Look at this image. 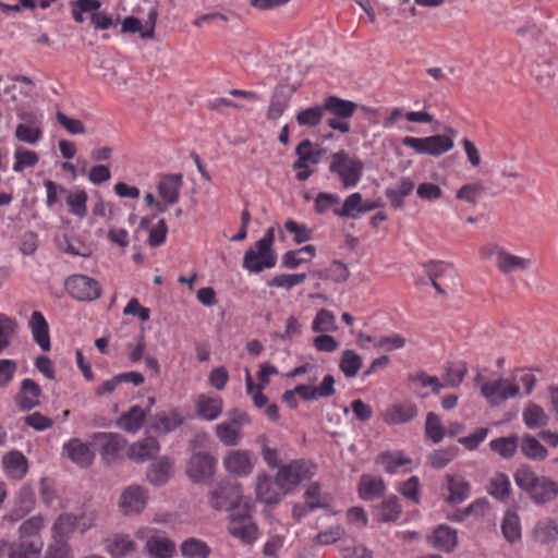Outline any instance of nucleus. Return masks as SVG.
<instances>
[{
	"label": "nucleus",
	"instance_id": "52",
	"mask_svg": "<svg viewBox=\"0 0 558 558\" xmlns=\"http://www.w3.org/2000/svg\"><path fill=\"white\" fill-rule=\"evenodd\" d=\"M324 106H315L306 108L296 114V122L300 126H317L324 117Z\"/></svg>",
	"mask_w": 558,
	"mask_h": 558
},
{
	"label": "nucleus",
	"instance_id": "6",
	"mask_svg": "<svg viewBox=\"0 0 558 558\" xmlns=\"http://www.w3.org/2000/svg\"><path fill=\"white\" fill-rule=\"evenodd\" d=\"M228 417L227 421L216 425V436L225 446H236L243 437L241 429L250 423V418L246 413L238 409L230 411Z\"/></svg>",
	"mask_w": 558,
	"mask_h": 558
},
{
	"label": "nucleus",
	"instance_id": "32",
	"mask_svg": "<svg viewBox=\"0 0 558 558\" xmlns=\"http://www.w3.org/2000/svg\"><path fill=\"white\" fill-rule=\"evenodd\" d=\"M2 464L7 473L15 480L23 478L28 471V462L25 456L16 450L10 451L2 458Z\"/></svg>",
	"mask_w": 558,
	"mask_h": 558
},
{
	"label": "nucleus",
	"instance_id": "25",
	"mask_svg": "<svg viewBox=\"0 0 558 558\" xmlns=\"http://www.w3.org/2000/svg\"><path fill=\"white\" fill-rule=\"evenodd\" d=\"M282 492L277 481L267 474H259L256 480V498L267 505H277L281 500Z\"/></svg>",
	"mask_w": 558,
	"mask_h": 558
},
{
	"label": "nucleus",
	"instance_id": "53",
	"mask_svg": "<svg viewBox=\"0 0 558 558\" xmlns=\"http://www.w3.org/2000/svg\"><path fill=\"white\" fill-rule=\"evenodd\" d=\"M305 279L306 274H281L275 276L271 280L267 281V286L272 288L291 290L295 286L303 283Z\"/></svg>",
	"mask_w": 558,
	"mask_h": 558
},
{
	"label": "nucleus",
	"instance_id": "26",
	"mask_svg": "<svg viewBox=\"0 0 558 558\" xmlns=\"http://www.w3.org/2000/svg\"><path fill=\"white\" fill-rule=\"evenodd\" d=\"M28 327L32 331L35 342L40 347V349L43 351H49L50 335L49 326L45 316L40 312L34 311L28 322Z\"/></svg>",
	"mask_w": 558,
	"mask_h": 558
},
{
	"label": "nucleus",
	"instance_id": "23",
	"mask_svg": "<svg viewBox=\"0 0 558 558\" xmlns=\"http://www.w3.org/2000/svg\"><path fill=\"white\" fill-rule=\"evenodd\" d=\"M146 493L140 486L126 488L119 500V507L124 514L141 512L146 505Z\"/></svg>",
	"mask_w": 558,
	"mask_h": 558
},
{
	"label": "nucleus",
	"instance_id": "46",
	"mask_svg": "<svg viewBox=\"0 0 558 558\" xmlns=\"http://www.w3.org/2000/svg\"><path fill=\"white\" fill-rule=\"evenodd\" d=\"M425 435L434 444H439L446 436V427L438 414L428 412L425 421Z\"/></svg>",
	"mask_w": 558,
	"mask_h": 558
},
{
	"label": "nucleus",
	"instance_id": "8",
	"mask_svg": "<svg viewBox=\"0 0 558 558\" xmlns=\"http://www.w3.org/2000/svg\"><path fill=\"white\" fill-rule=\"evenodd\" d=\"M480 257L483 260L493 262L496 267L506 276L523 267V259L510 254L497 244H486L480 250Z\"/></svg>",
	"mask_w": 558,
	"mask_h": 558
},
{
	"label": "nucleus",
	"instance_id": "63",
	"mask_svg": "<svg viewBox=\"0 0 558 558\" xmlns=\"http://www.w3.org/2000/svg\"><path fill=\"white\" fill-rule=\"evenodd\" d=\"M399 493L413 504H420L421 496L418 477L411 476L409 480L403 482L399 488Z\"/></svg>",
	"mask_w": 558,
	"mask_h": 558
},
{
	"label": "nucleus",
	"instance_id": "37",
	"mask_svg": "<svg viewBox=\"0 0 558 558\" xmlns=\"http://www.w3.org/2000/svg\"><path fill=\"white\" fill-rule=\"evenodd\" d=\"M376 462L384 466L389 474H395L398 469L412 463L411 458L407 457L402 451H385L377 456Z\"/></svg>",
	"mask_w": 558,
	"mask_h": 558
},
{
	"label": "nucleus",
	"instance_id": "51",
	"mask_svg": "<svg viewBox=\"0 0 558 558\" xmlns=\"http://www.w3.org/2000/svg\"><path fill=\"white\" fill-rule=\"evenodd\" d=\"M548 421L549 416L542 407L534 403L525 407V426L529 428L544 427L548 424Z\"/></svg>",
	"mask_w": 558,
	"mask_h": 558
},
{
	"label": "nucleus",
	"instance_id": "55",
	"mask_svg": "<svg viewBox=\"0 0 558 558\" xmlns=\"http://www.w3.org/2000/svg\"><path fill=\"white\" fill-rule=\"evenodd\" d=\"M459 452L457 446H450L447 448L435 450L429 454V463L434 469H444L449 462H451Z\"/></svg>",
	"mask_w": 558,
	"mask_h": 558
},
{
	"label": "nucleus",
	"instance_id": "15",
	"mask_svg": "<svg viewBox=\"0 0 558 558\" xmlns=\"http://www.w3.org/2000/svg\"><path fill=\"white\" fill-rule=\"evenodd\" d=\"M255 465L253 453L248 450H230L223 458V466L227 472L239 476H247Z\"/></svg>",
	"mask_w": 558,
	"mask_h": 558
},
{
	"label": "nucleus",
	"instance_id": "9",
	"mask_svg": "<svg viewBox=\"0 0 558 558\" xmlns=\"http://www.w3.org/2000/svg\"><path fill=\"white\" fill-rule=\"evenodd\" d=\"M241 499L239 486L230 481L219 482L209 493L208 502L215 510L236 511Z\"/></svg>",
	"mask_w": 558,
	"mask_h": 558
},
{
	"label": "nucleus",
	"instance_id": "24",
	"mask_svg": "<svg viewBox=\"0 0 558 558\" xmlns=\"http://www.w3.org/2000/svg\"><path fill=\"white\" fill-rule=\"evenodd\" d=\"M182 184L181 173L166 174L158 183V194L166 204L174 205L179 202Z\"/></svg>",
	"mask_w": 558,
	"mask_h": 558
},
{
	"label": "nucleus",
	"instance_id": "7",
	"mask_svg": "<svg viewBox=\"0 0 558 558\" xmlns=\"http://www.w3.org/2000/svg\"><path fill=\"white\" fill-rule=\"evenodd\" d=\"M135 536L145 542V551L150 558H171L175 551V544L170 538L160 536L156 530L150 527H141Z\"/></svg>",
	"mask_w": 558,
	"mask_h": 558
},
{
	"label": "nucleus",
	"instance_id": "42",
	"mask_svg": "<svg viewBox=\"0 0 558 558\" xmlns=\"http://www.w3.org/2000/svg\"><path fill=\"white\" fill-rule=\"evenodd\" d=\"M64 198L70 214L78 218H84L87 215L88 196L84 190H69Z\"/></svg>",
	"mask_w": 558,
	"mask_h": 558
},
{
	"label": "nucleus",
	"instance_id": "22",
	"mask_svg": "<svg viewBox=\"0 0 558 558\" xmlns=\"http://www.w3.org/2000/svg\"><path fill=\"white\" fill-rule=\"evenodd\" d=\"M183 423L184 418L177 410L159 412L151 418L149 429L157 435H167Z\"/></svg>",
	"mask_w": 558,
	"mask_h": 558
},
{
	"label": "nucleus",
	"instance_id": "18",
	"mask_svg": "<svg viewBox=\"0 0 558 558\" xmlns=\"http://www.w3.org/2000/svg\"><path fill=\"white\" fill-rule=\"evenodd\" d=\"M94 440L99 444L100 454L106 462H112L118 459L126 445L122 436L112 433H96Z\"/></svg>",
	"mask_w": 558,
	"mask_h": 558
},
{
	"label": "nucleus",
	"instance_id": "1",
	"mask_svg": "<svg viewBox=\"0 0 558 558\" xmlns=\"http://www.w3.org/2000/svg\"><path fill=\"white\" fill-rule=\"evenodd\" d=\"M364 171V162L347 150H339L331 155L329 172L336 174L343 189L355 187Z\"/></svg>",
	"mask_w": 558,
	"mask_h": 558
},
{
	"label": "nucleus",
	"instance_id": "14",
	"mask_svg": "<svg viewBox=\"0 0 558 558\" xmlns=\"http://www.w3.org/2000/svg\"><path fill=\"white\" fill-rule=\"evenodd\" d=\"M525 490L536 504H545L558 495V485L546 477H534L525 469Z\"/></svg>",
	"mask_w": 558,
	"mask_h": 558
},
{
	"label": "nucleus",
	"instance_id": "5",
	"mask_svg": "<svg viewBox=\"0 0 558 558\" xmlns=\"http://www.w3.org/2000/svg\"><path fill=\"white\" fill-rule=\"evenodd\" d=\"M68 294L78 302H93L100 298L101 287L97 280L86 275L75 274L64 281Z\"/></svg>",
	"mask_w": 558,
	"mask_h": 558
},
{
	"label": "nucleus",
	"instance_id": "41",
	"mask_svg": "<svg viewBox=\"0 0 558 558\" xmlns=\"http://www.w3.org/2000/svg\"><path fill=\"white\" fill-rule=\"evenodd\" d=\"M180 553L183 558H208L211 548L205 541L190 537L180 545Z\"/></svg>",
	"mask_w": 558,
	"mask_h": 558
},
{
	"label": "nucleus",
	"instance_id": "19",
	"mask_svg": "<svg viewBox=\"0 0 558 558\" xmlns=\"http://www.w3.org/2000/svg\"><path fill=\"white\" fill-rule=\"evenodd\" d=\"M417 412V407L412 402L393 403L381 413V417L388 425H400L413 421Z\"/></svg>",
	"mask_w": 558,
	"mask_h": 558
},
{
	"label": "nucleus",
	"instance_id": "31",
	"mask_svg": "<svg viewBox=\"0 0 558 558\" xmlns=\"http://www.w3.org/2000/svg\"><path fill=\"white\" fill-rule=\"evenodd\" d=\"M386 485L383 478L373 475H362L359 483L360 498L365 501L374 500L381 497L385 493Z\"/></svg>",
	"mask_w": 558,
	"mask_h": 558
},
{
	"label": "nucleus",
	"instance_id": "39",
	"mask_svg": "<svg viewBox=\"0 0 558 558\" xmlns=\"http://www.w3.org/2000/svg\"><path fill=\"white\" fill-rule=\"evenodd\" d=\"M172 474V462L169 458L162 457L154 462L147 473L150 483L156 486L163 485Z\"/></svg>",
	"mask_w": 558,
	"mask_h": 558
},
{
	"label": "nucleus",
	"instance_id": "17",
	"mask_svg": "<svg viewBox=\"0 0 558 558\" xmlns=\"http://www.w3.org/2000/svg\"><path fill=\"white\" fill-rule=\"evenodd\" d=\"M43 548L40 543H28L26 541L9 542L0 541V557L8 558H39Z\"/></svg>",
	"mask_w": 558,
	"mask_h": 558
},
{
	"label": "nucleus",
	"instance_id": "21",
	"mask_svg": "<svg viewBox=\"0 0 558 558\" xmlns=\"http://www.w3.org/2000/svg\"><path fill=\"white\" fill-rule=\"evenodd\" d=\"M295 392L304 401H315L319 398H328L335 395V378L332 375H326L319 386L298 385Z\"/></svg>",
	"mask_w": 558,
	"mask_h": 558
},
{
	"label": "nucleus",
	"instance_id": "58",
	"mask_svg": "<svg viewBox=\"0 0 558 558\" xmlns=\"http://www.w3.org/2000/svg\"><path fill=\"white\" fill-rule=\"evenodd\" d=\"M41 136L43 132L39 128H35L26 123H20L15 129V137L22 143L35 145L40 141Z\"/></svg>",
	"mask_w": 558,
	"mask_h": 558
},
{
	"label": "nucleus",
	"instance_id": "10",
	"mask_svg": "<svg viewBox=\"0 0 558 558\" xmlns=\"http://www.w3.org/2000/svg\"><path fill=\"white\" fill-rule=\"evenodd\" d=\"M228 531L244 544L254 543L258 535V527L246 511H232L230 513Z\"/></svg>",
	"mask_w": 558,
	"mask_h": 558
},
{
	"label": "nucleus",
	"instance_id": "40",
	"mask_svg": "<svg viewBox=\"0 0 558 558\" xmlns=\"http://www.w3.org/2000/svg\"><path fill=\"white\" fill-rule=\"evenodd\" d=\"M377 517L381 522H395L401 513L402 508L397 496L390 495L386 497L376 509Z\"/></svg>",
	"mask_w": 558,
	"mask_h": 558
},
{
	"label": "nucleus",
	"instance_id": "62",
	"mask_svg": "<svg viewBox=\"0 0 558 558\" xmlns=\"http://www.w3.org/2000/svg\"><path fill=\"white\" fill-rule=\"evenodd\" d=\"M257 444L262 448V456L266 464L270 468H280L279 452L268 446V439L265 435L257 437Z\"/></svg>",
	"mask_w": 558,
	"mask_h": 558
},
{
	"label": "nucleus",
	"instance_id": "38",
	"mask_svg": "<svg viewBox=\"0 0 558 558\" xmlns=\"http://www.w3.org/2000/svg\"><path fill=\"white\" fill-rule=\"evenodd\" d=\"M298 160L293 163V169L306 168V165H317L320 161L322 153L314 150L310 140L302 141L295 148Z\"/></svg>",
	"mask_w": 558,
	"mask_h": 558
},
{
	"label": "nucleus",
	"instance_id": "12",
	"mask_svg": "<svg viewBox=\"0 0 558 558\" xmlns=\"http://www.w3.org/2000/svg\"><path fill=\"white\" fill-rule=\"evenodd\" d=\"M216 463V459L210 453L195 452L187 461L186 474L194 483L205 482L213 477Z\"/></svg>",
	"mask_w": 558,
	"mask_h": 558
},
{
	"label": "nucleus",
	"instance_id": "45",
	"mask_svg": "<svg viewBox=\"0 0 558 558\" xmlns=\"http://www.w3.org/2000/svg\"><path fill=\"white\" fill-rule=\"evenodd\" d=\"M510 480L504 473L494 475L487 485V492L496 499L505 500L510 494Z\"/></svg>",
	"mask_w": 558,
	"mask_h": 558
},
{
	"label": "nucleus",
	"instance_id": "2",
	"mask_svg": "<svg viewBox=\"0 0 558 558\" xmlns=\"http://www.w3.org/2000/svg\"><path fill=\"white\" fill-rule=\"evenodd\" d=\"M456 135V130L447 128L446 133L441 135L427 137L405 136L402 140V144L405 147L412 148L416 154L440 156L452 149Z\"/></svg>",
	"mask_w": 558,
	"mask_h": 558
},
{
	"label": "nucleus",
	"instance_id": "3",
	"mask_svg": "<svg viewBox=\"0 0 558 558\" xmlns=\"http://www.w3.org/2000/svg\"><path fill=\"white\" fill-rule=\"evenodd\" d=\"M315 474V465L304 459L293 460L281 465L276 474L277 485L282 494L292 493L301 482Z\"/></svg>",
	"mask_w": 558,
	"mask_h": 558
},
{
	"label": "nucleus",
	"instance_id": "48",
	"mask_svg": "<svg viewBox=\"0 0 558 558\" xmlns=\"http://www.w3.org/2000/svg\"><path fill=\"white\" fill-rule=\"evenodd\" d=\"M504 536L513 543L521 537L520 517L513 511H507L501 525Z\"/></svg>",
	"mask_w": 558,
	"mask_h": 558
},
{
	"label": "nucleus",
	"instance_id": "44",
	"mask_svg": "<svg viewBox=\"0 0 558 558\" xmlns=\"http://www.w3.org/2000/svg\"><path fill=\"white\" fill-rule=\"evenodd\" d=\"M362 363V357L355 351L344 350L340 356L339 368L345 377L352 378L361 369Z\"/></svg>",
	"mask_w": 558,
	"mask_h": 558
},
{
	"label": "nucleus",
	"instance_id": "47",
	"mask_svg": "<svg viewBox=\"0 0 558 558\" xmlns=\"http://www.w3.org/2000/svg\"><path fill=\"white\" fill-rule=\"evenodd\" d=\"M489 447L493 451L497 452L504 459H509L517 452L518 437L510 436L493 439L489 442Z\"/></svg>",
	"mask_w": 558,
	"mask_h": 558
},
{
	"label": "nucleus",
	"instance_id": "27",
	"mask_svg": "<svg viewBox=\"0 0 558 558\" xmlns=\"http://www.w3.org/2000/svg\"><path fill=\"white\" fill-rule=\"evenodd\" d=\"M223 402L220 397L199 395L195 402L198 417L205 421H215L222 412Z\"/></svg>",
	"mask_w": 558,
	"mask_h": 558
},
{
	"label": "nucleus",
	"instance_id": "34",
	"mask_svg": "<svg viewBox=\"0 0 558 558\" xmlns=\"http://www.w3.org/2000/svg\"><path fill=\"white\" fill-rule=\"evenodd\" d=\"M146 414V410L142 409L140 405H133L118 418L117 425L124 432L136 433L143 426Z\"/></svg>",
	"mask_w": 558,
	"mask_h": 558
},
{
	"label": "nucleus",
	"instance_id": "11",
	"mask_svg": "<svg viewBox=\"0 0 558 558\" xmlns=\"http://www.w3.org/2000/svg\"><path fill=\"white\" fill-rule=\"evenodd\" d=\"M520 391L519 385L511 379L499 378L482 385L481 392L493 405H499L509 398L517 396Z\"/></svg>",
	"mask_w": 558,
	"mask_h": 558
},
{
	"label": "nucleus",
	"instance_id": "35",
	"mask_svg": "<svg viewBox=\"0 0 558 558\" xmlns=\"http://www.w3.org/2000/svg\"><path fill=\"white\" fill-rule=\"evenodd\" d=\"M75 531V514L69 512L61 513L51 527L54 542H66Z\"/></svg>",
	"mask_w": 558,
	"mask_h": 558
},
{
	"label": "nucleus",
	"instance_id": "57",
	"mask_svg": "<svg viewBox=\"0 0 558 558\" xmlns=\"http://www.w3.org/2000/svg\"><path fill=\"white\" fill-rule=\"evenodd\" d=\"M283 229L293 234V241L296 244L310 241L313 235L312 230L305 223H299L292 219L284 222Z\"/></svg>",
	"mask_w": 558,
	"mask_h": 558
},
{
	"label": "nucleus",
	"instance_id": "33",
	"mask_svg": "<svg viewBox=\"0 0 558 558\" xmlns=\"http://www.w3.org/2000/svg\"><path fill=\"white\" fill-rule=\"evenodd\" d=\"M446 478L449 490V496L447 497L448 502L460 504L470 497L471 485L464 477L448 474Z\"/></svg>",
	"mask_w": 558,
	"mask_h": 558
},
{
	"label": "nucleus",
	"instance_id": "43",
	"mask_svg": "<svg viewBox=\"0 0 558 558\" xmlns=\"http://www.w3.org/2000/svg\"><path fill=\"white\" fill-rule=\"evenodd\" d=\"M362 194L359 192L350 194L343 202L341 208H335L333 214L341 218L357 219L362 209Z\"/></svg>",
	"mask_w": 558,
	"mask_h": 558
},
{
	"label": "nucleus",
	"instance_id": "28",
	"mask_svg": "<svg viewBox=\"0 0 558 558\" xmlns=\"http://www.w3.org/2000/svg\"><path fill=\"white\" fill-rule=\"evenodd\" d=\"M46 526V520L41 515H33L24 521L19 527V539L28 543H40V548L44 547L41 538V531Z\"/></svg>",
	"mask_w": 558,
	"mask_h": 558
},
{
	"label": "nucleus",
	"instance_id": "61",
	"mask_svg": "<svg viewBox=\"0 0 558 558\" xmlns=\"http://www.w3.org/2000/svg\"><path fill=\"white\" fill-rule=\"evenodd\" d=\"M340 198L337 194L320 192L315 198V210L319 215H325L335 208H338Z\"/></svg>",
	"mask_w": 558,
	"mask_h": 558
},
{
	"label": "nucleus",
	"instance_id": "54",
	"mask_svg": "<svg viewBox=\"0 0 558 558\" xmlns=\"http://www.w3.org/2000/svg\"><path fill=\"white\" fill-rule=\"evenodd\" d=\"M336 329L337 326L335 315L325 308L318 311L312 323V330L314 332H327L335 331Z\"/></svg>",
	"mask_w": 558,
	"mask_h": 558
},
{
	"label": "nucleus",
	"instance_id": "64",
	"mask_svg": "<svg viewBox=\"0 0 558 558\" xmlns=\"http://www.w3.org/2000/svg\"><path fill=\"white\" fill-rule=\"evenodd\" d=\"M56 119L72 135H82L86 132L85 125L81 120L70 118L62 111L56 113Z\"/></svg>",
	"mask_w": 558,
	"mask_h": 558
},
{
	"label": "nucleus",
	"instance_id": "36",
	"mask_svg": "<svg viewBox=\"0 0 558 558\" xmlns=\"http://www.w3.org/2000/svg\"><path fill=\"white\" fill-rule=\"evenodd\" d=\"M430 542L435 548L450 553L457 546V531L447 525H439L434 531Z\"/></svg>",
	"mask_w": 558,
	"mask_h": 558
},
{
	"label": "nucleus",
	"instance_id": "50",
	"mask_svg": "<svg viewBox=\"0 0 558 558\" xmlns=\"http://www.w3.org/2000/svg\"><path fill=\"white\" fill-rule=\"evenodd\" d=\"M13 171L16 173L22 172L25 168L34 167L38 163L39 157L36 151L28 150L23 147H17L14 153Z\"/></svg>",
	"mask_w": 558,
	"mask_h": 558
},
{
	"label": "nucleus",
	"instance_id": "30",
	"mask_svg": "<svg viewBox=\"0 0 558 558\" xmlns=\"http://www.w3.org/2000/svg\"><path fill=\"white\" fill-rule=\"evenodd\" d=\"M159 450V442L154 437H146L131 445L129 457L136 462H145L153 459Z\"/></svg>",
	"mask_w": 558,
	"mask_h": 558
},
{
	"label": "nucleus",
	"instance_id": "4",
	"mask_svg": "<svg viewBox=\"0 0 558 558\" xmlns=\"http://www.w3.org/2000/svg\"><path fill=\"white\" fill-rule=\"evenodd\" d=\"M323 106L324 111L330 114V117L326 120V123L330 129L339 131L343 134L351 131V126L348 120L353 117L355 110L357 109L359 106L356 102L342 99L338 96H328L325 98Z\"/></svg>",
	"mask_w": 558,
	"mask_h": 558
},
{
	"label": "nucleus",
	"instance_id": "29",
	"mask_svg": "<svg viewBox=\"0 0 558 558\" xmlns=\"http://www.w3.org/2000/svg\"><path fill=\"white\" fill-rule=\"evenodd\" d=\"M106 551L111 558H125L136 550L134 541L125 534H116L105 542Z\"/></svg>",
	"mask_w": 558,
	"mask_h": 558
},
{
	"label": "nucleus",
	"instance_id": "20",
	"mask_svg": "<svg viewBox=\"0 0 558 558\" xmlns=\"http://www.w3.org/2000/svg\"><path fill=\"white\" fill-rule=\"evenodd\" d=\"M41 388L31 378H25L21 383V390L15 397V404L20 411H31L40 404L39 398Z\"/></svg>",
	"mask_w": 558,
	"mask_h": 558
},
{
	"label": "nucleus",
	"instance_id": "13",
	"mask_svg": "<svg viewBox=\"0 0 558 558\" xmlns=\"http://www.w3.org/2000/svg\"><path fill=\"white\" fill-rule=\"evenodd\" d=\"M277 254L274 247L269 251H260L259 244L248 248L243 256L242 266L251 274H259L265 269L274 268L277 264Z\"/></svg>",
	"mask_w": 558,
	"mask_h": 558
},
{
	"label": "nucleus",
	"instance_id": "56",
	"mask_svg": "<svg viewBox=\"0 0 558 558\" xmlns=\"http://www.w3.org/2000/svg\"><path fill=\"white\" fill-rule=\"evenodd\" d=\"M468 367L464 362L447 363L445 365L446 384L451 387H458L464 379Z\"/></svg>",
	"mask_w": 558,
	"mask_h": 558
},
{
	"label": "nucleus",
	"instance_id": "60",
	"mask_svg": "<svg viewBox=\"0 0 558 558\" xmlns=\"http://www.w3.org/2000/svg\"><path fill=\"white\" fill-rule=\"evenodd\" d=\"M245 385L246 392L252 397L254 405L256 408H263L268 404V399L263 393L264 385H255L252 380L250 371L247 368L245 369Z\"/></svg>",
	"mask_w": 558,
	"mask_h": 558
},
{
	"label": "nucleus",
	"instance_id": "49",
	"mask_svg": "<svg viewBox=\"0 0 558 558\" xmlns=\"http://www.w3.org/2000/svg\"><path fill=\"white\" fill-rule=\"evenodd\" d=\"M533 535L541 543H549L558 538V525L549 519L541 520L534 527Z\"/></svg>",
	"mask_w": 558,
	"mask_h": 558
},
{
	"label": "nucleus",
	"instance_id": "16",
	"mask_svg": "<svg viewBox=\"0 0 558 558\" xmlns=\"http://www.w3.org/2000/svg\"><path fill=\"white\" fill-rule=\"evenodd\" d=\"M62 454L81 468L92 465L95 458L90 444L80 438H71L64 442L62 446Z\"/></svg>",
	"mask_w": 558,
	"mask_h": 558
},
{
	"label": "nucleus",
	"instance_id": "59",
	"mask_svg": "<svg viewBox=\"0 0 558 558\" xmlns=\"http://www.w3.org/2000/svg\"><path fill=\"white\" fill-rule=\"evenodd\" d=\"M46 205L48 208L56 206L61 197H65L68 189L52 180H45Z\"/></svg>",
	"mask_w": 558,
	"mask_h": 558
}]
</instances>
